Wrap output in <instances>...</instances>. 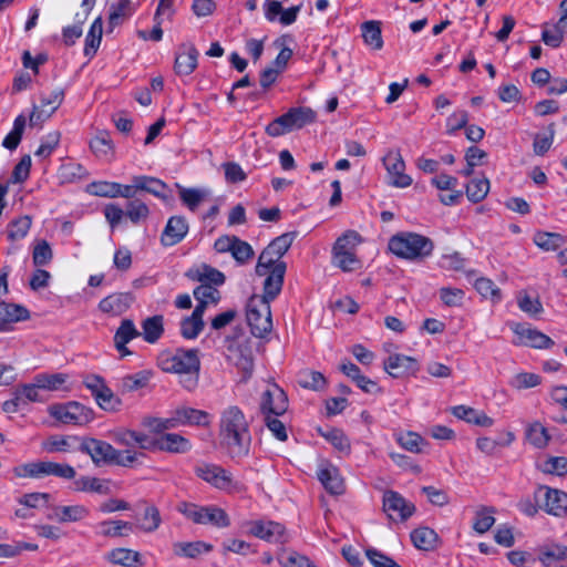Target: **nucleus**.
I'll list each match as a JSON object with an SVG mask.
<instances>
[{"label":"nucleus","instance_id":"1","mask_svg":"<svg viewBox=\"0 0 567 567\" xmlns=\"http://www.w3.org/2000/svg\"><path fill=\"white\" fill-rule=\"evenodd\" d=\"M219 440L233 457L244 456L250 446L249 423L237 405H228L219 416Z\"/></svg>","mask_w":567,"mask_h":567},{"label":"nucleus","instance_id":"2","mask_svg":"<svg viewBox=\"0 0 567 567\" xmlns=\"http://www.w3.org/2000/svg\"><path fill=\"white\" fill-rule=\"evenodd\" d=\"M159 367L163 371L181 375L183 386L192 391L197 386L200 369L198 350L177 349L163 353L159 357Z\"/></svg>","mask_w":567,"mask_h":567},{"label":"nucleus","instance_id":"3","mask_svg":"<svg viewBox=\"0 0 567 567\" xmlns=\"http://www.w3.org/2000/svg\"><path fill=\"white\" fill-rule=\"evenodd\" d=\"M80 449L90 455L95 465L114 464L130 467L138 463L141 457L144 456L143 453L133 450H116L110 443L93 437L83 439Z\"/></svg>","mask_w":567,"mask_h":567},{"label":"nucleus","instance_id":"4","mask_svg":"<svg viewBox=\"0 0 567 567\" xmlns=\"http://www.w3.org/2000/svg\"><path fill=\"white\" fill-rule=\"evenodd\" d=\"M362 243L363 238L358 231H344L332 246L331 264L344 272L359 270L362 261L358 256V248Z\"/></svg>","mask_w":567,"mask_h":567},{"label":"nucleus","instance_id":"5","mask_svg":"<svg viewBox=\"0 0 567 567\" xmlns=\"http://www.w3.org/2000/svg\"><path fill=\"white\" fill-rule=\"evenodd\" d=\"M255 271L258 276L265 277L262 290H266L269 297H278L286 272L282 257L266 247L258 258Z\"/></svg>","mask_w":567,"mask_h":567},{"label":"nucleus","instance_id":"6","mask_svg":"<svg viewBox=\"0 0 567 567\" xmlns=\"http://www.w3.org/2000/svg\"><path fill=\"white\" fill-rule=\"evenodd\" d=\"M276 298L269 297L267 291L262 290V295H254L248 300L246 319L255 337L262 338L271 331L270 302Z\"/></svg>","mask_w":567,"mask_h":567},{"label":"nucleus","instance_id":"7","mask_svg":"<svg viewBox=\"0 0 567 567\" xmlns=\"http://www.w3.org/2000/svg\"><path fill=\"white\" fill-rule=\"evenodd\" d=\"M434 245L431 239L415 233H401L389 240V249L395 256L414 260L432 254Z\"/></svg>","mask_w":567,"mask_h":567},{"label":"nucleus","instance_id":"8","mask_svg":"<svg viewBox=\"0 0 567 567\" xmlns=\"http://www.w3.org/2000/svg\"><path fill=\"white\" fill-rule=\"evenodd\" d=\"M177 511L194 524L212 525L216 528H226L230 525L228 514L216 505L202 506L183 502L177 505Z\"/></svg>","mask_w":567,"mask_h":567},{"label":"nucleus","instance_id":"9","mask_svg":"<svg viewBox=\"0 0 567 567\" xmlns=\"http://www.w3.org/2000/svg\"><path fill=\"white\" fill-rule=\"evenodd\" d=\"M315 121L316 112L313 110L310 107H295L269 123L266 132L269 136L277 137L293 130L302 128Z\"/></svg>","mask_w":567,"mask_h":567},{"label":"nucleus","instance_id":"10","mask_svg":"<svg viewBox=\"0 0 567 567\" xmlns=\"http://www.w3.org/2000/svg\"><path fill=\"white\" fill-rule=\"evenodd\" d=\"M48 413L65 425L84 426L94 420L93 410L76 401L51 404Z\"/></svg>","mask_w":567,"mask_h":567},{"label":"nucleus","instance_id":"11","mask_svg":"<svg viewBox=\"0 0 567 567\" xmlns=\"http://www.w3.org/2000/svg\"><path fill=\"white\" fill-rule=\"evenodd\" d=\"M227 359L243 374V381H247L252 373L254 357L252 344L248 337L239 336L227 341Z\"/></svg>","mask_w":567,"mask_h":567},{"label":"nucleus","instance_id":"12","mask_svg":"<svg viewBox=\"0 0 567 567\" xmlns=\"http://www.w3.org/2000/svg\"><path fill=\"white\" fill-rule=\"evenodd\" d=\"M243 527L248 535L268 543L285 544L290 539V535L286 527L278 522L254 519L245 522Z\"/></svg>","mask_w":567,"mask_h":567},{"label":"nucleus","instance_id":"13","mask_svg":"<svg viewBox=\"0 0 567 567\" xmlns=\"http://www.w3.org/2000/svg\"><path fill=\"white\" fill-rule=\"evenodd\" d=\"M383 167L386 171V183L395 188H406L413 183V178L405 174V162L400 150L390 148L382 157Z\"/></svg>","mask_w":567,"mask_h":567},{"label":"nucleus","instance_id":"14","mask_svg":"<svg viewBox=\"0 0 567 567\" xmlns=\"http://www.w3.org/2000/svg\"><path fill=\"white\" fill-rule=\"evenodd\" d=\"M195 474L213 487L230 492L238 487V482L233 474L224 467L213 463H198L195 466Z\"/></svg>","mask_w":567,"mask_h":567},{"label":"nucleus","instance_id":"15","mask_svg":"<svg viewBox=\"0 0 567 567\" xmlns=\"http://www.w3.org/2000/svg\"><path fill=\"white\" fill-rule=\"evenodd\" d=\"M84 385L90 390L96 404L102 410L107 412H115L120 410L122 405L121 399L113 393L101 377L95 374L87 375L84 379Z\"/></svg>","mask_w":567,"mask_h":567},{"label":"nucleus","instance_id":"16","mask_svg":"<svg viewBox=\"0 0 567 567\" xmlns=\"http://www.w3.org/2000/svg\"><path fill=\"white\" fill-rule=\"evenodd\" d=\"M535 499L547 514L560 517L567 513V493L548 486L536 488Z\"/></svg>","mask_w":567,"mask_h":567},{"label":"nucleus","instance_id":"17","mask_svg":"<svg viewBox=\"0 0 567 567\" xmlns=\"http://www.w3.org/2000/svg\"><path fill=\"white\" fill-rule=\"evenodd\" d=\"M63 100L64 91L62 89H54L51 92L43 94L41 96L40 105H33L32 112L29 116L30 125H42L60 107Z\"/></svg>","mask_w":567,"mask_h":567},{"label":"nucleus","instance_id":"18","mask_svg":"<svg viewBox=\"0 0 567 567\" xmlns=\"http://www.w3.org/2000/svg\"><path fill=\"white\" fill-rule=\"evenodd\" d=\"M261 411L275 416L284 414L288 409V399L285 391L276 383L268 382L261 393Z\"/></svg>","mask_w":567,"mask_h":567},{"label":"nucleus","instance_id":"19","mask_svg":"<svg viewBox=\"0 0 567 567\" xmlns=\"http://www.w3.org/2000/svg\"><path fill=\"white\" fill-rule=\"evenodd\" d=\"M383 511L390 519L403 522L413 515L415 507L398 492L386 491L383 494Z\"/></svg>","mask_w":567,"mask_h":567},{"label":"nucleus","instance_id":"20","mask_svg":"<svg viewBox=\"0 0 567 567\" xmlns=\"http://www.w3.org/2000/svg\"><path fill=\"white\" fill-rule=\"evenodd\" d=\"M512 329L516 336L515 344L535 349H548L554 344V341L548 336L530 326L516 323Z\"/></svg>","mask_w":567,"mask_h":567},{"label":"nucleus","instance_id":"21","mask_svg":"<svg viewBox=\"0 0 567 567\" xmlns=\"http://www.w3.org/2000/svg\"><path fill=\"white\" fill-rule=\"evenodd\" d=\"M383 369L393 378H402L408 374H415L419 370V363L413 357L393 353L383 361Z\"/></svg>","mask_w":567,"mask_h":567},{"label":"nucleus","instance_id":"22","mask_svg":"<svg viewBox=\"0 0 567 567\" xmlns=\"http://www.w3.org/2000/svg\"><path fill=\"white\" fill-rule=\"evenodd\" d=\"M199 52L190 44L185 43L178 48L175 56L174 70L177 75H189L197 68Z\"/></svg>","mask_w":567,"mask_h":567},{"label":"nucleus","instance_id":"23","mask_svg":"<svg viewBox=\"0 0 567 567\" xmlns=\"http://www.w3.org/2000/svg\"><path fill=\"white\" fill-rule=\"evenodd\" d=\"M537 559L544 567H567V546L561 544H548L537 550Z\"/></svg>","mask_w":567,"mask_h":567},{"label":"nucleus","instance_id":"24","mask_svg":"<svg viewBox=\"0 0 567 567\" xmlns=\"http://www.w3.org/2000/svg\"><path fill=\"white\" fill-rule=\"evenodd\" d=\"M318 480L331 494H341L344 489L339 470L329 462H321L317 472Z\"/></svg>","mask_w":567,"mask_h":567},{"label":"nucleus","instance_id":"25","mask_svg":"<svg viewBox=\"0 0 567 567\" xmlns=\"http://www.w3.org/2000/svg\"><path fill=\"white\" fill-rule=\"evenodd\" d=\"M188 233V224L182 216H173L168 219L162 236L161 243L164 246H174L182 241Z\"/></svg>","mask_w":567,"mask_h":567},{"label":"nucleus","instance_id":"26","mask_svg":"<svg viewBox=\"0 0 567 567\" xmlns=\"http://www.w3.org/2000/svg\"><path fill=\"white\" fill-rule=\"evenodd\" d=\"M176 426L198 425L208 426L212 422L209 413L188 406H182L174 411Z\"/></svg>","mask_w":567,"mask_h":567},{"label":"nucleus","instance_id":"27","mask_svg":"<svg viewBox=\"0 0 567 567\" xmlns=\"http://www.w3.org/2000/svg\"><path fill=\"white\" fill-rule=\"evenodd\" d=\"M29 310L16 303L0 302V332L8 331L13 323L29 319Z\"/></svg>","mask_w":567,"mask_h":567},{"label":"nucleus","instance_id":"28","mask_svg":"<svg viewBox=\"0 0 567 567\" xmlns=\"http://www.w3.org/2000/svg\"><path fill=\"white\" fill-rule=\"evenodd\" d=\"M156 450L168 453H186L192 450V443L177 433H164L155 439Z\"/></svg>","mask_w":567,"mask_h":567},{"label":"nucleus","instance_id":"29","mask_svg":"<svg viewBox=\"0 0 567 567\" xmlns=\"http://www.w3.org/2000/svg\"><path fill=\"white\" fill-rule=\"evenodd\" d=\"M89 515L90 511L86 506L75 504L66 506H55L50 518L59 523L65 524L81 522L87 518Z\"/></svg>","mask_w":567,"mask_h":567},{"label":"nucleus","instance_id":"30","mask_svg":"<svg viewBox=\"0 0 567 567\" xmlns=\"http://www.w3.org/2000/svg\"><path fill=\"white\" fill-rule=\"evenodd\" d=\"M131 303L132 297L130 293L116 292L102 299L99 309L111 316H120L130 308Z\"/></svg>","mask_w":567,"mask_h":567},{"label":"nucleus","instance_id":"31","mask_svg":"<svg viewBox=\"0 0 567 567\" xmlns=\"http://www.w3.org/2000/svg\"><path fill=\"white\" fill-rule=\"evenodd\" d=\"M89 146L99 159L105 162H112L114 159V145L107 132H97L90 140Z\"/></svg>","mask_w":567,"mask_h":567},{"label":"nucleus","instance_id":"32","mask_svg":"<svg viewBox=\"0 0 567 567\" xmlns=\"http://www.w3.org/2000/svg\"><path fill=\"white\" fill-rule=\"evenodd\" d=\"M138 336L140 332L136 330L132 320L126 319L122 321L121 326L114 334V346L120 352L121 357L131 354L130 350L126 348V344Z\"/></svg>","mask_w":567,"mask_h":567},{"label":"nucleus","instance_id":"33","mask_svg":"<svg viewBox=\"0 0 567 567\" xmlns=\"http://www.w3.org/2000/svg\"><path fill=\"white\" fill-rule=\"evenodd\" d=\"M70 377L66 373H40L35 375V385L45 391H69Z\"/></svg>","mask_w":567,"mask_h":567},{"label":"nucleus","instance_id":"34","mask_svg":"<svg viewBox=\"0 0 567 567\" xmlns=\"http://www.w3.org/2000/svg\"><path fill=\"white\" fill-rule=\"evenodd\" d=\"M453 415L466 421L467 423L482 427H491L494 424V420L489 417L485 412L466 405L454 406Z\"/></svg>","mask_w":567,"mask_h":567},{"label":"nucleus","instance_id":"35","mask_svg":"<svg viewBox=\"0 0 567 567\" xmlns=\"http://www.w3.org/2000/svg\"><path fill=\"white\" fill-rule=\"evenodd\" d=\"M177 188L181 200L192 212L196 210L210 196L207 188H187L181 185H177Z\"/></svg>","mask_w":567,"mask_h":567},{"label":"nucleus","instance_id":"36","mask_svg":"<svg viewBox=\"0 0 567 567\" xmlns=\"http://www.w3.org/2000/svg\"><path fill=\"white\" fill-rule=\"evenodd\" d=\"M132 0H118L110 7L109 29L112 31L115 27L122 24L134 12Z\"/></svg>","mask_w":567,"mask_h":567},{"label":"nucleus","instance_id":"37","mask_svg":"<svg viewBox=\"0 0 567 567\" xmlns=\"http://www.w3.org/2000/svg\"><path fill=\"white\" fill-rule=\"evenodd\" d=\"M202 307H195L193 313L181 322V333L186 339H195L204 328Z\"/></svg>","mask_w":567,"mask_h":567},{"label":"nucleus","instance_id":"38","mask_svg":"<svg viewBox=\"0 0 567 567\" xmlns=\"http://www.w3.org/2000/svg\"><path fill=\"white\" fill-rule=\"evenodd\" d=\"M76 441V436L51 435L42 442L41 447L47 453H65L72 451Z\"/></svg>","mask_w":567,"mask_h":567},{"label":"nucleus","instance_id":"39","mask_svg":"<svg viewBox=\"0 0 567 567\" xmlns=\"http://www.w3.org/2000/svg\"><path fill=\"white\" fill-rule=\"evenodd\" d=\"M525 436L527 442L536 449L546 447L550 441L548 430L538 421L527 425Z\"/></svg>","mask_w":567,"mask_h":567},{"label":"nucleus","instance_id":"40","mask_svg":"<svg viewBox=\"0 0 567 567\" xmlns=\"http://www.w3.org/2000/svg\"><path fill=\"white\" fill-rule=\"evenodd\" d=\"M12 472L18 478H43L47 476V461L23 463L14 466Z\"/></svg>","mask_w":567,"mask_h":567},{"label":"nucleus","instance_id":"41","mask_svg":"<svg viewBox=\"0 0 567 567\" xmlns=\"http://www.w3.org/2000/svg\"><path fill=\"white\" fill-rule=\"evenodd\" d=\"M194 297L197 300L196 307H202L204 313L209 306H216L220 300V292L217 288L208 284H202L194 290Z\"/></svg>","mask_w":567,"mask_h":567},{"label":"nucleus","instance_id":"42","mask_svg":"<svg viewBox=\"0 0 567 567\" xmlns=\"http://www.w3.org/2000/svg\"><path fill=\"white\" fill-rule=\"evenodd\" d=\"M100 534L105 537H127L134 530V525L124 520H104L99 524Z\"/></svg>","mask_w":567,"mask_h":567},{"label":"nucleus","instance_id":"43","mask_svg":"<svg viewBox=\"0 0 567 567\" xmlns=\"http://www.w3.org/2000/svg\"><path fill=\"white\" fill-rule=\"evenodd\" d=\"M396 442L402 449L415 454L423 453L425 447L429 446L427 441L416 432L412 431L398 434Z\"/></svg>","mask_w":567,"mask_h":567},{"label":"nucleus","instance_id":"44","mask_svg":"<svg viewBox=\"0 0 567 567\" xmlns=\"http://www.w3.org/2000/svg\"><path fill=\"white\" fill-rule=\"evenodd\" d=\"M549 403L557 406L560 411L559 417L556 422L559 424L567 425V386L555 385L549 390L548 393Z\"/></svg>","mask_w":567,"mask_h":567},{"label":"nucleus","instance_id":"45","mask_svg":"<svg viewBox=\"0 0 567 567\" xmlns=\"http://www.w3.org/2000/svg\"><path fill=\"white\" fill-rule=\"evenodd\" d=\"M411 540L417 549L431 550L435 547L437 535L429 527H421L411 533Z\"/></svg>","mask_w":567,"mask_h":567},{"label":"nucleus","instance_id":"46","mask_svg":"<svg viewBox=\"0 0 567 567\" xmlns=\"http://www.w3.org/2000/svg\"><path fill=\"white\" fill-rule=\"evenodd\" d=\"M495 509L493 507H481L475 512L472 527L480 535L488 532L495 524Z\"/></svg>","mask_w":567,"mask_h":567},{"label":"nucleus","instance_id":"47","mask_svg":"<svg viewBox=\"0 0 567 567\" xmlns=\"http://www.w3.org/2000/svg\"><path fill=\"white\" fill-rule=\"evenodd\" d=\"M27 118L23 114H19L14 121L11 131L6 135L2 141V146L9 151H14L22 138Z\"/></svg>","mask_w":567,"mask_h":567},{"label":"nucleus","instance_id":"48","mask_svg":"<svg viewBox=\"0 0 567 567\" xmlns=\"http://www.w3.org/2000/svg\"><path fill=\"white\" fill-rule=\"evenodd\" d=\"M102 33V19L96 18L91 24V28L85 38L84 54L86 56H93L96 53L101 44Z\"/></svg>","mask_w":567,"mask_h":567},{"label":"nucleus","instance_id":"49","mask_svg":"<svg viewBox=\"0 0 567 567\" xmlns=\"http://www.w3.org/2000/svg\"><path fill=\"white\" fill-rule=\"evenodd\" d=\"M362 37L369 47L373 50H380L383 47V40L381 35V27L378 21H368L362 24Z\"/></svg>","mask_w":567,"mask_h":567},{"label":"nucleus","instance_id":"50","mask_svg":"<svg viewBox=\"0 0 567 567\" xmlns=\"http://www.w3.org/2000/svg\"><path fill=\"white\" fill-rule=\"evenodd\" d=\"M298 383L305 389L321 391L324 389L327 381L323 374L318 371L303 370L298 374Z\"/></svg>","mask_w":567,"mask_h":567},{"label":"nucleus","instance_id":"51","mask_svg":"<svg viewBox=\"0 0 567 567\" xmlns=\"http://www.w3.org/2000/svg\"><path fill=\"white\" fill-rule=\"evenodd\" d=\"M193 279L198 280L202 284H208V285H223L225 282V275L207 265H202L197 269L193 271L192 275Z\"/></svg>","mask_w":567,"mask_h":567},{"label":"nucleus","instance_id":"52","mask_svg":"<svg viewBox=\"0 0 567 567\" xmlns=\"http://www.w3.org/2000/svg\"><path fill=\"white\" fill-rule=\"evenodd\" d=\"M75 488L82 492H94L106 495L110 493L109 482L97 477L82 476L75 481Z\"/></svg>","mask_w":567,"mask_h":567},{"label":"nucleus","instance_id":"53","mask_svg":"<svg viewBox=\"0 0 567 567\" xmlns=\"http://www.w3.org/2000/svg\"><path fill=\"white\" fill-rule=\"evenodd\" d=\"M142 425L154 434H164L165 431L177 427L174 412L169 417L146 416L143 419Z\"/></svg>","mask_w":567,"mask_h":567},{"label":"nucleus","instance_id":"54","mask_svg":"<svg viewBox=\"0 0 567 567\" xmlns=\"http://www.w3.org/2000/svg\"><path fill=\"white\" fill-rule=\"evenodd\" d=\"M53 259V250L45 239H37L32 247V261L35 266H47Z\"/></svg>","mask_w":567,"mask_h":567},{"label":"nucleus","instance_id":"55","mask_svg":"<svg viewBox=\"0 0 567 567\" xmlns=\"http://www.w3.org/2000/svg\"><path fill=\"white\" fill-rule=\"evenodd\" d=\"M213 546L205 542L176 543L174 551L176 555L195 558L203 553H208Z\"/></svg>","mask_w":567,"mask_h":567},{"label":"nucleus","instance_id":"56","mask_svg":"<svg viewBox=\"0 0 567 567\" xmlns=\"http://www.w3.org/2000/svg\"><path fill=\"white\" fill-rule=\"evenodd\" d=\"M143 338L150 343L156 342L163 333V317L154 316L143 321Z\"/></svg>","mask_w":567,"mask_h":567},{"label":"nucleus","instance_id":"57","mask_svg":"<svg viewBox=\"0 0 567 567\" xmlns=\"http://www.w3.org/2000/svg\"><path fill=\"white\" fill-rule=\"evenodd\" d=\"M489 192V181L485 177L474 178L466 185V196L473 203L483 200Z\"/></svg>","mask_w":567,"mask_h":567},{"label":"nucleus","instance_id":"58","mask_svg":"<svg viewBox=\"0 0 567 567\" xmlns=\"http://www.w3.org/2000/svg\"><path fill=\"white\" fill-rule=\"evenodd\" d=\"M31 225H32V220H31V217H29V216H21L17 219L12 220L8 225V230H7L8 238L12 241L23 239L28 235V233L31 228Z\"/></svg>","mask_w":567,"mask_h":567},{"label":"nucleus","instance_id":"59","mask_svg":"<svg viewBox=\"0 0 567 567\" xmlns=\"http://www.w3.org/2000/svg\"><path fill=\"white\" fill-rule=\"evenodd\" d=\"M107 558L113 564L132 567L140 560V554L128 548H115L111 550Z\"/></svg>","mask_w":567,"mask_h":567},{"label":"nucleus","instance_id":"60","mask_svg":"<svg viewBox=\"0 0 567 567\" xmlns=\"http://www.w3.org/2000/svg\"><path fill=\"white\" fill-rule=\"evenodd\" d=\"M476 291L485 299L498 302L502 299L499 288L488 278H478L474 285Z\"/></svg>","mask_w":567,"mask_h":567},{"label":"nucleus","instance_id":"61","mask_svg":"<svg viewBox=\"0 0 567 567\" xmlns=\"http://www.w3.org/2000/svg\"><path fill=\"white\" fill-rule=\"evenodd\" d=\"M150 375L145 371L125 375L121 379V389L123 392L137 391L148 383Z\"/></svg>","mask_w":567,"mask_h":567},{"label":"nucleus","instance_id":"62","mask_svg":"<svg viewBox=\"0 0 567 567\" xmlns=\"http://www.w3.org/2000/svg\"><path fill=\"white\" fill-rule=\"evenodd\" d=\"M61 134L58 131H52L41 138L38 150L34 152L35 156L47 158L58 147Z\"/></svg>","mask_w":567,"mask_h":567},{"label":"nucleus","instance_id":"63","mask_svg":"<svg viewBox=\"0 0 567 567\" xmlns=\"http://www.w3.org/2000/svg\"><path fill=\"white\" fill-rule=\"evenodd\" d=\"M162 523L159 511L155 506L146 507L137 528L145 533L155 532Z\"/></svg>","mask_w":567,"mask_h":567},{"label":"nucleus","instance_id":"64","mask_svg":"<svg viewBox=\"0 0 567 567\" xmlns=\"http://www.w3.org/2000/svg\"><path fill=\"white\" fill-rule=\"evenodd\" d=\"M321 435L341 453H349L350 442L341 430L329 429L320 431Z\"/></svg>","mask_w":567,"mask_h":567}]
</instances>
